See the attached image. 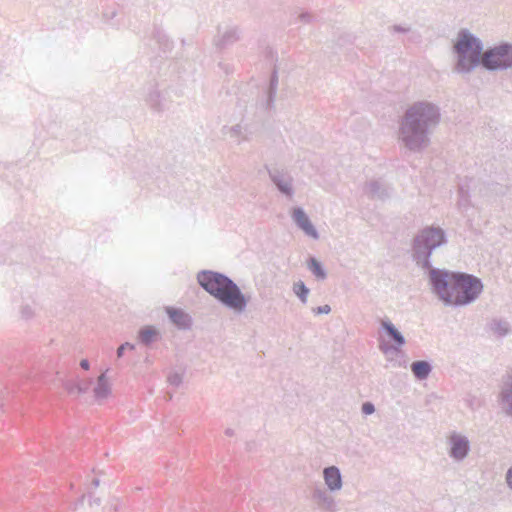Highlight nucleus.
<instances>
[{
	"instance_id": "f257e3e1",
	"label": "nucleus",
	"mask_w": 512,
	"mask_h": 512,
	"mask_svg": "<svg viewBox=\"0 0 512 512\" xmlns=\"http://www.w3.org/2000/svg\"><path fill=\"white\" fill-rule=\"evenodd\" d=\"M438 105L417 101L410 105L399 120L398 140L411 152H421L430 144V136L440 123Z\"/></svg>"
},
{
	"instance_id": "f03ea898",
	"label": "nucleus",
	"mask_w": 512,
	"mask_h": 512,
	"mask_svg": "<svg viewBox=\"0 0 512 512\" xmlns=\"http://www.w3.org/2000/svg\"><path fill=\"white\" fill-rule=\"evenodd\" d=\"M429 284L432 292L446 306L469 305L476 301L483 291L480 278L446 269H432Z\"/></svg>"
},
{
	"instance_id": "7ed1b4c3",
	"label": "nucleus",
	"mask_w": 512,
	"mask_h": 512,
	"mask_svg": "<svg viewBox=\"0 0 512 512\" xmlns=\"http://www.w3.org/2000/svg\"><path fill=\"white\" fill-rule=\"evenodd\" d=\"M199 285L228 309L242 313L248 299L239 286L228 276L220 272L202 270L197 274Z\"/></svg>"
},
{
	"instance_id": "20e7f679",
	"label": "nucleus",
	"mask_w": 512,
	"mask_h": 512,
	"mask_svg": "<svg viewBox=\"0 0 512 512\" xmlns=\"http://www.w3.org/2000/svg\"><path fill=\"white\" fill-rule=\"evenodd\" d=\"M484 51L483 43L478 37L467 29H461L453 45L456 55L454 70L460 74L471 73L479 65L482 66Z\"/></svg>"
},
{
	"instance_id": "39448f33",
	"label": "nucleus",
	"mask_w": 512,
	"mask_h": 512,
	"mask_svg": "<svg viewBox=\"0 0 512 512\" xmlns=\"http://www.w3.org/2000/svg\"><path fill=\"white\" fill-rule=\"evenodd\" d=\"M447 243L445 231L440 227L427 226L421 229L412 241V257L416 264L429 273L432 269L430 260L433 252Z\"/></svg>"
},
{
	"instance_id": "423d86ee",
	"label": "nucleus",
	"mask_w": 512,
	"mask_h": 512,
	"mask_svg": "<svg viewBox=\"0 0 512 512\" xmlns=\"http://www.w3.org/2000/svg\"><path fill=\"white\" fill-rule=\"evenodd\" d=\"M482 68L490 72L506 71L512 68V44L501 42L484 51Z\"/></svg>"
},
{
	"instance_id": "0eeeda50",
	"label": "nucleus",
	"mask_w": 512,
	"mask_h": 512,
	"mask_svg": "<svg viewBox=\"0 0 512 512\" xmlns=\"http://www.w3.org/2000/svg\"><path fill=\"white\" fill-rule=\"evenodd\" d=\"M268 174L272 183L276 186L277 190L291 199L294 195L293 188V177L290 172L285 168H280L277 166L268 167Z\"/></svg>"
},
{
	"instance_id": "6e6552de",
	"label": "nucleus",
	"mask_w": 512,
	"mask_h": 512,
	"mask_svg": "<svg viewBox=\"0 0 512 512\" xmlns=\"http://www.w3.org/2000/svg\"><path fill=\"white\" fill-rule=\"evenodd\" d=\"M449 456L457 462L463 461L470 452L469 439L461 434L453 432L448 438Z\"/></svg>"
},
{
	"instance_id": "1a4fd4ad",
	"label": "nucleus",
	"mask_w": 512,
	"mask_h": 512,
	"mask_svg": "<svg viewBox=\"0 0 512 512\" xmlns=\"http://www.w3.org/2000/svg\"><path fill=\"white\" fill-rule=\"evenodd\" d=\"M240 30L237 26L219 27L213 43L217 49H226L240 40Z\"/></svg>"
},
{
	"instance_id": "9d476101",
	"label": "nucleus",
	"mask_w": 512,
	"mask_h": 512,
	"mask_svg": "<svg viewBox=\"0 0 512 512\" xmlns=\"http://www.w3.org/2000/svg\"><path fill=\"white\" fill-rule=\"evenodd\" d=\"M383 330L389 339L394 343L392 346H387L385 344H380V349L383 353H388L390 350L399 351V349L405 344V338L402 333L395 327V325L388 321L384 320L381 323Z\"/></svg>"
},
{
	"instance_id": "9b49d317",
	"label": "nucleus",
	"mask_w": 512,
	"mask_h": 512,
	"mask_svg": "<svg viewBox=\"0 0 512 512\" xmlns=\"http://www.w3.org/2000/svg\"><path fill=\"white\" fill-rule=\"evenodd\" d=\"M144 101L155 112H162L165 109V98L155 82H150L146 86Z\"/></svg>"
},
{
	"instance_id": "f8f14e48",
	"label": "nucleus",
	"mask_w": 512,
	"mask_h": 512,
	"mask_svg": "<svg viewBox=\"0 0 512 512\" xmlns=\"http://www.w3.org/2000/svg\"><path fill=\"white\" fill-rule=\"evenodd\" d=\"M312 500L316 506L327 512H336L337 504L330 491H327L323 487H315L312 491Z\"/></svg>"
},
{
	"instance_id": "ddd939ff",
	"label": "nucleus",
	"mask_w": 512,
	"mask_h": 512,
	"mask_svg": "<svg viewBox=\"0 0 512 512\" xmlns=\"http://www.w3.org/2000/svg\"><path fill=\"white\" fill-rule=\"evenodd\" d=\"M292 219L297 227L300 228L307 236L313 239L319 238L317 229L314 227L308 215L302 208L297 207L293 209Z\"/></svg>"
},
{
	"instance_id": "4468645a",
	"label": "nucleus",
	"mask_w": 512,
	"mask_h": 512,
	"mask_svg": "<svg viewBox=\"0 0 512 512\" xmlns=\"http://www.w3.org/2000/svg\"><path fill=\"white\" fill-rule=\"evenodd\" d=\"M324 482L330 492L339 491L343 486L342 475L337 466H328L323 469Z\"/></svg>"
},
{
	"instance_id": "2eb2a0df",
	"label": "nucleus",
	"mask_w": 512,
	"mask_h": 512,
	"mask_svg": "<svg viewBox=\"0 0 512 512\" xmlns=\"http://www.w3.org/2000/svg\"><path fill=\"white\" fill-rule=\"evenodd\" d=\"M364 193L371 199L384 200L389 197V187L380 180H370L364 187Z\"/></svg>"
},
{
	"instance_id": "dca6fc26",
	"label": "nucleus",
	"mask_w": 512,
	"mask_h": 512,
	"mask_svg": "<svg viewBox=\"0 0 512 512\" xmlns=\"http://www.w3.org/2000/svg\"><path fill=\"white\" fill-rule=\"evenodd\" d=\"M165 310L169 319L175 326L182 330L190 329L192 318L189 314L182 309L174 307H166Z\"/></svg>"
},
{
	"instance_id": "f3484780",
	"label": "nucleus",
	"mask_w": 512,
	"mask_h": 512,
	"mask_svg": "<svg viewBox=\"0 0 512 512\" xmlns=\"http://www.w3.org/2000/svg\"><path fill=\"white\" fill-rule=\"evenodd\" d=\"M499 399L503 412L512 417V374L503 383Z\"/></svg>"
},
{
	"instance_id": "a211bd4d",
	"label": "nucleus",
	"mask_w": 512,
	"mask_h": 512,
	"mask_svg": "<svg viewBox=\"0 0 512 512\" xmlns=\"http://www.w3.org/2000/svg\"><path fill=\"white\" fill-rule=\"evenodd\" d=\"M278 83H279L278 73H277V70L274 69L271 74L270 81H269L268 87L265 92L266 99L263 104L265 109L270 110L273 107L276 92L278 90Z\"/></svg>"
},
{
	"instance_id": "6ab92c4d",
	"label": "nucleus",
	"mask_w": 512,
	"mask_h": 512,
	"mask_svg": "<svg viewBox=\"0 0 512 512\" xmlns=\"http://www.w3.org/2000/svg\"><path fill=\"white\" fill-rule=\"evenodd\" d=\"M107 372H103L97 379V384L94 387V396L97 400L105 399L111 392V387L107 379Z\"/></svg>"
},
{
	"instance_id": "aec40b11",
	"label": "nucleus",
	"mask_w": 512,
	"mask_h": 512,
	"mask_svg": "<svg viewBox=\"0 0 512 512\" xmlns=\"http://www.w3.org/2000/svg\"><path fill=\"white\" fill-rule=\"evenodd\" d=\"M489 330L497 337H505L511 332L508 321L501 318H494L488 324Z\"/></svg>"
},
{
	"instance_id": "412c9836",
	"label": "nucleus",
	"mask_w": 512,
	"mask_h": 512,
	"mask_svg": "<svg viewBox=\"0 0 512 512\" xmlns=\"http://www.w3.org/2000/svg\"><path fill=\"white\" fill-rule=\"evenodd\" d=\"M411 371L416 379L425 380L432 371V366L428 361L418 360L411 364Z\"/></svg>"
},
{
	"instance_id": "4be33fe9",
	"label": "nucleus",
	"mask_w": 512,
	"mask_h": 512,
	"mask_svg": "<svg viewBox=\"0 0 512 512\" xmlns=\"http://www.w3.org/2000/svg\"><path fill=\"white\" fill-rule=\"evenodd\" d=\"M307 268L318 280H325L327 278V272L325 268L323 267L322 263L315 257H309L307 260Z\"/></svg>"
},
{
	"instance_id": "5701e85b",
	"label": "nucleus",
	"mask_w": 512,
	"mask_h": 512,
	"mask_svg": "<svg viewBox=\"0 0 512 512\" xmlns=\"http://www.w3.org/2000/svg\"><path fill=\"white\" fill-rule=\"evenodd\" d=\"M159 335L158 330L153 326H146L139 331V340L143 345H150Z\"/></svg>"
},
{
	"instance_id": "b1692460",
	"label": "nucleus",
	"mask_w": 512,
	"mask_h": 512,
	"mask_svg": "<svg viewBox=\"0 0 512 512\" xmlns=\"http://www.w3.org/2000/svg\"><path fill=\"white\" fill-rule=\"evenodd\" d=\"M228 134L231 138L240 143L243 140L249 139L250 131L247 129V127H244L241 124H236L229 128Z\"/></svg>"
},
{
	"instance_id": "393cba45",
	"label": "nucleus",
	"mask_w": 512,
	"mask_h": 512,
	"mask_svg": "<svg viewBox=\"0 0 512 512\" xmlns=\"http://www.w3.org/2000/svg\"><path fill=\"white\" fill-rule=\"evenodd\" d=\"M293 292L303 304L307 302L310 290L303 281H298L293 284Z\"/></svg>"
},
{
	"instance_id": "a878e982",
	"label": "nucleus",
	"mask_w": 512,
	"mask_h": 512,
	"mask_svg": "<svg viewBox=\"0 0 512 512\" xmlns=\"http://www.w3.org/2000/svg\"><path fill=\"white\" fill-rule=\"evenodd\" d=\"M182 381H183V376L180 373L175 372V373H171L168 376V382L172 386L178 387L181 385Z\"/></svg>"
},
{
	"instance_id": "bb28decb",
	"label": "nucleus",
	"mask_w": 512,
	"mask_h": 512,
	"mask_svg": "<svg viewBox=\"0 0 512 512\" xmlns=\"http://www.w3.org/2000/svg\"><path fill=\"white\" fill-rule=\"evenodd\" d=\"M389 31L392 32V33L406 34V33H409L411 31V27L408 26V25L396 24V25L390 26L389 27Z\"/></svg>"
},
{
	"instance_id": "cd10ccee",
	"label": "nucleus",
	"mask_w": 512,
	"mask_h": 512,
	"mask_svg": "<svg viewBox=\"0 0 512 512\" xmlns=\"http://www.w3.org/2000/svg\"><path fill=\"white\" fill-rule=\"evenodd\" d=\"M92 383V379H85L78 382V394L86 393L90 389Z\"/></svg>"
},
{
	"instance_id": "c85d7f7f",
	"label": "nucleus",
	"mask_w": 512,
	"mask_h": 512,
	"mask_svg": "<svg viewBox=\"0 0 512 512\" xmlns=\"http://www.w3.org/2000/svg\"><path fill=\"white\" fill-rule=\"evenodd\" d=\"M62 385L69 394L78 393V383H74L69 380H64L62 382Z\"/></svg>"
},
{
	"instance_id": "c756f323",
	"label": "nucleus",
	"mask_w": 512,
	"mask_h": 512,
	"mask_svg": "<svg viewBox=\"0 0 512 512\" xmlns=\"http://www.w3.org/2000/svg\"><path fill=\"white\" fill-rule=\"evenodd\" d=\"M156 37L157 41L164 46V50H169L171 48V44L165 34L158 32Z\"/></svg>"
},
{
	"instance_id": "7c9ffc66",
	"label": "nucleus",
	"mask_w": 512,
	"mask_h": 512,
	"mask_svg": "<svg viewBox=\"0 0 512 512\" xmlns=\"http://www.w3.org/2000/svg\"><path fill=\"white\" fill-rule=\"evenodd\" d=\"M361 411L365 415H371L375 412V406L372 402H364L362 404Z\"/></svg>"
},
{
	"instance_id": "2f4dec72",
	"label": "nucleus",
	"mask_w": 512,
	"mask_h": 512,
	"mask_svg": "<svg viewBox=\"0 0 512 512\" xmlns=\"http://www.w3.org/2000/svg\"><path fill=\"white\" fill-rule=\"evenodd\" d=\"M134 350L135 349V345L134 344H131L129 342H125L124 344L120 345L117 349V356L120 358L123 356L124 354V351L126 350Z\"/></svg>"
},
{
	"instance_id": "473e14b6",
	"label": "nucleus",
	"mask_w": 512,
	"mask_h": 512,
	"mask_svg": "<svg viewBox=\"0 0 512 512\" xmlns=\"http://www.w3.org/2000/svg\"><path fill=\"white\" fill-rule=\"evenodd\" d=\"M21 314L23 318L30 319L34 315V310L29 305H26L22 307Z\"/></svg>"
},
{
	"instance_id": "72a5a7b5",
	"label": "nucleus",
	"mask_w": 512,
	"mask_h": 512,
	"mask_svg": "<svg viewBox=\"0 0 512 512\" xmlns=\"http://www.w3.org/2000/svg\"><path fill=\"white\" fill-rule=\"evenodd\" d=\"M330 311H331V307L329 305L318 306L313 309V312L317 315L328 314V313H330Z\"/></svg>"
},
{
	"instance_id": "f704fd0d",
	"label": "nucleus",
	"mask_w": 512,
	"mask_h": 512,
	"mask_svg": "<svg viewBox=\"0 0 512 512\" xmlns=\"http://www.w3.org/2000/svg\"><path fill=\"white\" fill-rule=\"evenodd\" d=\"M298 19L303 23H310L313 20V16L308 12H303L299 14Z\"/></svg>"
},
{
	"instance_id": "c9c22d12",
	"label": "nucleus",
	"mask_w": 512,
	"mask_h": 512,
	"mask_svg": "<svg viewBox=\"0 0 512 512\" xmlns=\"http://www.w3.org/2000/svg\"><path fill=\"white\" fill-rule=\"evenodd\" d=\"M506 482L508 486L512 489V466L508 469L506 473Z\"/></svg>"
},
{
	"instance_id": "e433bc0d",
	"label": "nucleus",
	"mask_w": 512,
	"mask_h": 512,
	"mask_svg": "<svg viewBox=\"0 0 512 512\" xmlns=\"http://www.w3.org/2000/svg\"><path fill=\"white\" fill-rule=\"evenodd\" d=\"M80 367L84 370H88L90 368V363L87 359H82L80 361Z\"/></svg>"
},
{
	"instance_id": "4c0bfd02",
	"label": "nucleus",
	"mask_w": 512,
	"mask_h": 512,
	"mask_svg": "<svg viewBox=\"0 0 512 512\" xmlns=\"http://www.w3.org/2000/svg\"><path fill=\"white\" fill-rule=\"evenodd\" d=\"M93 504L99 506L101 504V500H100V498L92 499V496L90 495V505L92 506Z\"/></svg>"
},
{
	"instance_id": "58836bf2",
	"label": "nucleus",
	"mask_w": 512,
	"mask_h": 512,
	"mask_svg": "<svg viewBox=\"0 0 512 512\" xmlns=\"http://www.w3.org/2000/svg\"><path fill=\"white\" fill-rule=\"evenodd\" d=\"M92 485H93L95 488H96V487H98V486H99V479H98V478L93 479V481H92Z\"/></svg>"
},
{
	"instance_id": "ea45409f",
	"label": "nucleus",
	"mask_w": 512,
	"mask_h": 512,
	"mask_svg": "<svg viewBox=\"0 0 512 512\" xmlns=\"http://www.w3.org/2000/svg\"><path fill=\"white\" fill-rule=\"evenodd\" d=\"M225 433L228 436H232L234 434V431L232 429L228 428V429H226Z\"/></svg>"
},
{
	"instance_id": "a19ab883",
	"label": "nucleus",
	"mask_w": 512,
	"mask_h": 512,
	"mask_svg": "<svg viewBox=\"0 0 512 512\" xmlns=\"http://www.w3.org/2000/svg\"><path fill=\"white\" fill-rule=\"evenodd\" d=\"M84 495L81 497V499L79 500V503L82 504L83 503V500H84Z\"/></svg>"
}]
</instances>
